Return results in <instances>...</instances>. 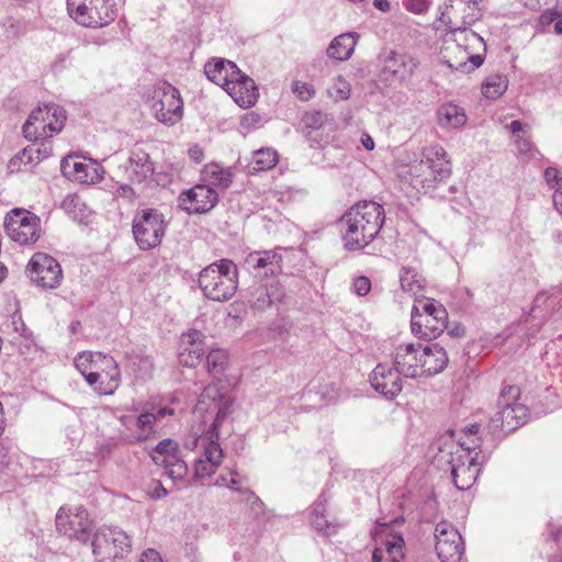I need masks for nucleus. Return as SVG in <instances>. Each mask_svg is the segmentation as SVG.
Instances as JSON below:
<instances>
[{
  "label": "nucleus",
  "mask_w": 562,
  "mask_h": 562,
  "mask_svg": "<svg viewBox=\"0 0 562 562\" xmlns=\"http://www.w3.org/2000/svg\"><path fill=\"white\" fill-rule=\"evenodd\" d=\"M441 21L449 25L453 35V42L447 43L440 52V57L451 69L469 74L479 68L484 61L486 50L483 38L461 23V20L452 19L450 12H443Z\"/></svg>",
  "instance_id": "obj_1"
},
{
  "label": "nucleus",
  "mask_w": 562,
  "mask_h": 562,
  "mask_svg": "<svg viewBox=\"0 0 562 562\" xmlns=\"http://www.w3.org/2000/svg\"><path fill=\"white\" fill-rule=\"evenodd\" d=\"M385 216L383 206L373 201L353 204L339 220L345 247L359 250L369 245L379 234Z\"/></svg>",
  "instance_id": "obj_2"
},
{
  "label": "nucleus",
  "mask_w": 562,
  "mask_h": 562,
  "mask_svg": "<svg viewBox=\"0 0 562 562\" xmlns=\"http://www.w3.org/2000/svg\"><path fill=\"white\" fill-rule=\"evenodd\" d=\"M198 282L201 291L209 300L228 301L237 291V266L229 259L215 261L201 270Z\"/></svg>",
  "instance_id": "obj_3"
},
{
  "label": "nucleus",
  "mask_w": 562,
  "mask_h": 562,
  "mask_svg": "<svg viewBox=\"0 0 562 562\" xmlns=\"http://www.w3.org/2000/svg\"><path fill=\"white\" fill-rule=\"evenodd\" d=\"M412 184L419 189L434 188L437 181L448 178L451 173L447 153L440 145H430L423 150L419 162L411 166Z\"/></svg>",
  "instance_id": "obj_4"
},
{
  "label": "nucleus",
  "mask_w": 562,
  "mask_h": 562,
  "mask_svg": "<svg viewBox=\"0 0 562 562\" xmlns=\"http://www.w3.org/2000/svg\"><path fill=\"white\" fill-rule=\"evenodd\" d=\"M91 546L97 562H119L132 549L130 537L124 530L108 526L97 530Z\"/></svg>",
  "instance_id": "obj_5"
},
{
  "label": "nucleus",
  "mask_w": 562,
  "mask_h": 562,
  "mask_svg": "<svg viewBox=\"0 0 562 562\" xmlns=\"http://www.w3.org/2000/svg\"><path fill=\"white\" fill-rule=\"evenodd\" d=\"M67 10L71 19L86 27L105 26L116 15L112 0H67Z\"/></svg>",
  "instance_id": "obj_6"
},
{
  "label": "nucleus",
  "mask_w": 562,
  "mask_h": 562,
  "mask_svg": "<svg viewBox=\"0 0 562 562\" xmlns=\"http://www.w3.org/2000/svg\"><path fill=\"white\" fill-rule=\"evenodd\" d=\"M166 232L162 213L155 209L139 211L133 221V235L142 250L157 247Z\"/></svg>",
  "instance_id": "obj_7"
},
{
  "label": "nucleus",
  "mask_w": 562,
  "mask_h": 562,
  "mask_svg": "<svg viewBox=\"0 0 562 562\" xmlns=\"http://www.w3.org/2000/svg\"><path fill=\"white\" fill-rule=\"evenodd\" d=\"M151 110L159 122L175 125L183 115V101L179 90L166 81L156 85L151 95Z\"/></svg>",
  "instance_id": "obj_8"
},
{
  "label": "nucleus",
  "mask_w": 562,
  "mask_h": 562,
  "mask_svg": "<svg viewBox=\"0 0 562 562\" xmlns=\"http://www.w3.org/2000/svg\"><path fill=\"white\" fill-rule=\"evenodd\" d=\"M4 229L20 245L34 244L41 236V221L30 211L14 209L5 216Z\"/></svg>",
  "instance_id": "obj_9"
},
{
  "label": "nucleus",
  "mask_w": 562,
  "mask_h": 562,
  "mask_svg": "<svg viewBox=\"0 0 562 562\" xmlns=\"http://www.w3.org/2000/svg\"><path fill=\"white\" fill-rule=\"evenodd\" d=\"M474 450H476V445H468L462 450H457L452 453L450 460L451 476L456 487L460 491L469 490L479 476L480 465L483 460H480L479 452L472 456Z\"/></svg>",
  "instance_id": "obj_10"
},
{
  "label": "nucleus",
  "mask_w": 562,
  "mask_h": 562,
  "mask_svg": "<svg viewBox=\"0 0 562 562\" xmlns=\"http://www.w3.org/2000/svg\"><path fill=\"white\" fill-rule=\"evenodd\" d=\"M25 272L34 284L46 290L57 289L64 278L59 262L44 252L31 257Z\"/></svg>",
  "instance_id": "obj_11"
},
{
  "label": "nucleus",
  "mask_w": 562,
  "mask_h": 562,
  "mask_svg": "<svg viewBox=\"0 0 562 562\" xmlns=\"http://www.w3.org/2000/svg\"><path fill=\"white\" fill-rule=\"evenodd\" d=\"M56 529L69 539L87 542L93 526L85 507L78 506L68 510L61 507L56 514Z\"/></svg>",
  "instance_id": "obj_12"
},
{
  "label": "nucleus",
  "mask_w": 562,
  "mask_h": 562,
  "mask_svg": "<svg viewBox=\"0 0 562 562\" xmlns=\"http://www.w3.org/2000/svg\"><path fill=\"white\" fill-rule=\"evenodd\" d=\"M153 462L165 469V474L173 482L182 481L188 474V467L181 457L177 441L164 439L151 450Z\"/></svg>",
  "instance_id": "obj_13"
},
{
  "label": "nucleus",
  "mask_w": 562,
  "mask_h": 562,
  "mask_svg": "<svg viewBox=\"0 0 562 562\" xmlns=\"http://www.w3.org/2000/svg\"><path fill=\"white\" fill-rule=\"evenodd\" d=\"M419 61L409 54L391 50L383 58L380 79L389 85L408 82L418 67Z\"/></svg>",
  "instance_id": "obj_14"
},
{
  "label": "nucleus",
  "mask_w": 562,
  "mask_h": 562,
  "mask_svg": "<svg viewBox=\"0 0 562 562\" xmlns=\"http://www.w3.org/2000/svg\"><path fill=\"white\" fill-rule=\"evenodd\" d=\"M436 552L441 562H459L464 553V543L458 529L448 521L435 528Z\"/></svg>",
  "instance_id": "obj_15"
},
{
  "label": "nucleus",
  "mask_w": 562,
  "mask_h": 562,
  "mask_svg": "<svg viewBox=\"0 0 562 562\" xmlns=\"http://www.w3.org/2000/svg\"><path fill=\"white\" fill-rule=\"evenodd\" d=\"M497 411L490 419L488 431L493 436L506 435L514 431L525 424L528 415V408L520 403H507L498 406Z\"/></svg>",
  "instance_id": "obj_16"
},
{
  "label": "nucleus",
  "mask_w": 562,
  "mask_h": 562,
  "mask_svg": "<svg viewBox=\"0 0 562 562\" xmlns=\"http://www.w3.org/2000/svg\"><path fill=\"white\" fill-rule=\"evenodd\" d=\"M206 400L212 401L217 407L216 416L207 431L218 432V428L221 427L222 423L231 414V407L234 401L231 396L226 395L222 391L221 381L211 383L203 390L200 400L196 404L195 409L198 412H203L207 409L205 405Z\"/></svg>",
  "instance_id": "obj_17"
},
{
  "label": "nucleus",
  "mask_w": 562,
  "mask_h": 562,
  "mask_svg": "<svg viewBox=\"0 0 562 562\" xmlns=\"http://www.w3.org/2000/svg\"><path fill=\"white\" fill-rule=\"evenodd\" d=\"M206 400L212 401L217 407L216 416L207 431L218 432V428L221 427L222 423L231 414V407L234 401L231 396L226 395L222 391L221 381L211 383L203 390L200 400L196 404L195 409L198 412H203L207 409L205 405Z\"/></svg>",
  "instance_id": "obj_18"
},
{
  "label": "nucleus",
  "mask_w": 562,
  "mask_h": 562,
  "mask_svg": "<svg viewBox=\"0 0 562 562\" xmlns=\"http://www.w3.org/2000/svg\"><path fill=\"white\" fill-rule=\"evenodd\" d=\"M60 169L65 177L80 183H97L103 179L104 170L95 161H80L77 156L61 159Z\"/></svg>",
  "instance_id": "obj_19"
},
{
  "label": "nucleus",
  "mask_w": 562,
  "mask_h": 562,
  "mask_svg": "<svg viewBox=\"0 0 562 562\" xmlns=\"http://www.w3.org/2000/svg\"><path fill=\"white\" fill-rule=\"evenodd\" d=\"M422 345L404 344L395 349L394 368L405 378L415 379L423 375Z\"/></svg>",
  "instance_id": "obj_20"
},
{
  "label": "nucleus",
  "mask_w": 562,
  "mask_h": 562,
  "mask_svg": "<svg viewBox=\"0 0 562 562\" xmlns=\"http://www.w3.org/2000/svg\"><path fill=\"white\" fill-rule=\"evenodd\" d=\"M218 201L217 192L210 186L196 184L181 194V205L188 213H206Z\"/></svg>",
  "instance_id": "obj_21"
},
{
  "label": "nucleus",
  "mask_w": 562,
  "mask_h": 562,
  "mask_svg": "<svg viewBox=\"0 0 562 562\" xmlns=\"http://www.w3.org/2000/svg\"><path fill=\"white\" fill-rule=\"evenodd\" d=\"M245 262L256 276L261 278L278 276L282 272V256L276 250L250 252Z\"/></svg>",
  "instance_id": "obj_22"
},
{
  "label": "nucleus",
  "mask_w": 562,
  "mask_h": 562,
  "mask_svg": "<svg viewBox=\"0 0 562 562\" xmlns=\"http://www.w3.org/2000/svg\"><path fill=\"white\" fill-rule=\"evenodd\" d=\"M400 375L395 368L378 364L371 373L370 383L376 392L386 398H394L403 387Z\"/></svg>",
  "instance_id": "obj_23"
},
{
  "label": "nucleus",
  "mask_w": 562,
  "mask_h": 562,
  "mask_svg": "<svg viewBox=\"0 0 562 562\" xmlns=\"http://www.w3.org/2000/svg\"><path fill=\"white\" fill-rule=\"evenodd\" d=\"M285 296L284 286L280 282H271L251 290L249 304L252 310L262 312L274 304L282 303Z\"/></svg>",
  "instance_id": "obj_24"
},
{
  "label": "nucleus",
  "mask_w": 562,
  "mask_h": 562,
  "mask_svg": "<svg viewBox=\"0 0 562 562\" xmlns=\"http://www.w3.org/2000/svg\"><path fill=\"white\" fill-rule=\"evenodd\" d=\"M204 336L198 330H191L182 336L179 362L188 368L196 367L205 353Z\"/></svg>",
  "instance_id": "obj_25"
},
{
  "label": "nucleus",
  "mask_w": 562,
  "mask_h": 562,
  "mask_svg": "<svg viewBox=\"0 0 562 562\" xmlns=\"http://www.w3.org/2000/svg\"><path fill=\"white\" fill-rule=\"evenodd\" d=\"M225 91L243 108L254 105L258 99V88L255 81L241 72V78H233Z\"/></svg>",
  "instance_id": "obj_26"
},
{
  "label": "nucleus",
  "mask_w": 562,
  "mask_h": 562,
  "mask_svg": "<svg viewBox=\"0 0 562 562\" xmlns=\"http://www.w3.org/2000/svg\"><path fill=\"white\" fill-rule=\"evenodd\" d=\"M206 77L217 86L226 88L233 78H241L236 64L224 58H213L204 66Z\"/></svg>",
  "instance_id": "obj_27"
},
{
  "label": "nucleus",
  "mask_w": 562,
  "mask_h": 562,
  "mask_svg": "<svg viewBox=\"0 0 562 562\" xmlns=\"http://www.w3.org/2000/svg\"><path fill=\"white\" fill-rule=\"evenodd\" d=\"M126 173L132 182L137 183L150 178L154 173V164L149 155L140 148L131 150Z\"/></svg>",
  "instance_id": "obj_28"
},
{
  "label": "nucleus",
  "mask_w": 562,
  "mask_h": 562,
  "mask_svg": "<svg viewBox=\"0 0 562 562\" xmlns=\"http://www.w3.org/2000/svg\"><path fill=\"white\" fill-rule=\"evenodd\" d=\"M423 375L431 376L440 373L448 364V355L439 344H430L422 348Z\"/></svg>",
  "instance_id": "obj_29"
},
{
  "label": "nucleus",
  "mask_w": 562,
  "mask_h": 562,
  "mask_svg": "<svg viewBox=\"0 0 562 562\" xmlns=\"http://www.w3.org/2000/svg\"><path fill=\"white\" fill-rule=\"evenodd\" d=\"M95 357L98 360L97 370H101L102 372L108 370L113 371L109 381L102 380L99 385L95 386V392L101 395H112L120 385L121 372L119 364L111 356L97 352Z\"/></svg>",
  "instance_id": "obj_30"
},
{
  "label": "nucleus",
  "mask_w": 562,
  "mask_h": 562,
  "mask_svg": "<svg viewBox=\"0 0 562 562\" xmlns=\"http://www.w3.org/2000/svg\"><path fill=\"white\" fill-rule=\"evenodd\" d=\"M485 0H454L446 12H450L452 19L461 20L464 25H472L481 16Z\"/></svg>",
  "instance_id": "obj_31"
},
{
  "label": "nucleus",
  "mask_w": 562,
  "mask_h": 562,
  "mask_svg": "<svg viewBox=\"0 0 562 562\" xmlns=\"http://www.w3.org/2000/svg\"><path fill=\"white\" fill-rule=\"evenodd\" d=\"M467 121L465 110L458 104L447 102L437 110V122L441 128H459L464 126Z\"/></svg>",
  "instance_id": "obj_32"
},
{
  "label": "nucleus",
  "mask_w": 562,
  "mask_h": 562,
  "mask_svg": "<svg viewBox=\"0 0 562 562\" xmlns=\"http://www.w3.org/2000/svg\"><path fill=\"white\" fill-rule=\"evenodd\" d=\"M358 37V34L355 32L345 33L335 37L327 48L328 57L338 61L349 59L355 50Z\"/></svg>",
  "instance_id": "obj_33"
},
{
  "label": "nucleus",
  "mask_w": 562,
  "mask_h": 562,
  "mask_svg": "<svg viewBox=\"0 0 562 562\" xmlns=\"http://www.w3.org/2000/svg\"><path fill=\"white\" fill-rule=\"evenodd\" d=\"M22 130L24 137L30 140H44L53 136L50 135L48 127H46L45 119L38 108L31 112Z\"/></svg>",
  "instance_id": "obj_34"
},
{
  "label": "nucleus",
  "mask_w": 562,
  "mask_h": 562,
  "mask_svg": "<svg viewBox=\"0 0 562 562\" xmlns=\"http://www.w3.org/2000/svg\"><path fill=\"white\" fill-rule=\"evenodd\" d=\"M448 328V312L446 308H438L436 314L422 318V331L417 335L434 339Z\"/></svg>",
  "instance_id": "obj_35"
},
{
  "label": "nucleus",
  "mask_w": 562,
  "mask_h": 562,
  "mask_svg": "<svg viewBox=\"0 0 562 562\" xmlns=\"http://www.w3.org/2000/svg\"><path fill=\"white\" fill-rule=\"evenodd\" d=\"M202 177L206 186L227 189L233 182V172L231 168L218 164H209L202 171Z\"/></svg>",
  "instance_id": "obj_36"
},
{
  "label": "nucleus",
  "mask_w": 562,
  "mask_h": 562,
  "mask_svg": "<svg viewBox=\"0 0 562 562\" xmlns=\"http://www.w3.org/2000/svg\"><path fill=\"white\" fill-rule=\"evenodd\" d=\"M438 308H445V306L430 299L416 300L412 308V331L414 334L422 331V318L436 314Z\"/></svg>",
  "instance_id": "obj_37"
},
{
  "label": "nucleus",
  "mask_w": 562,
  "mask_h": 562,
  "mask_svg": "<svg viewBox=\"0 0 562 562\" xmlns=\"http://www.w3.org/2000/svg\"><path fill=\"white\" fill-rule=\"evenodd\" d=\"M278 159L277 150L265 147L254 151L247 167L250 173H258L272 169L277 165Z\"/></svg>",
  "instance_id": "obj_38"
},
{
  "label": "nucleus",
  "mask_w": 562,
  "mask_h": 562,
  "mask_svg": "<svg viewBox=\"0 0 562 562\" xmlns=\"http://www.w3.org/2000/svg\"><path fill=\"white\" fill-rule=\"evenodd\" d=\"M231 475L232 477L227 483V486L236 492H239L243 496V501L250 506L251 510L256 515L261 514L263 510L262 501L251 490L239 487V485L247 481V477L240 476L237 471H232Z\"/></svg>",
  "instance_id": "obj_39"
},
{
  "label": "nucleus",
  "mask_w": 562,
  "mask_h": 562,
  "mask_svg": "<svg viewBox=\"0 0 562 562\" xmlns=\"http://www.w3.org/2000/svg\"><path fill=\"white\" fill-rule=\"evenodd\" d=\"M38 109L42 111L50 135L57 134L64 128L67 115L61 106L50 103L38 106Z\"/></svg>",
  "instance_id": "obj_40"
},
{
  "label": "nucleus",
  "mask_w": 562,
  "mask_h": 562,
  "mask_svg": "<svg viewBox=\"0 0 562 562\" xmlns=\"http://www.w3.org/2000/svg\"><path fill=\"white\" fill-rule=\"evenodd\" d=\"M508 88V79L501 74L488 76L482 83V93L485 98L498 99Z\"/></svg>",
  "instance_id": "obj_41"
},
{
  "label": "nucleus",
  "mask_w": 562,
  "mask_h": 562,
  "mask_svg": "<svg viewBox=\"0 0 562 562\" xmlns=\"http://www.w3.org/2000/svg\"><path fill=\"white\" fill-rule=\"evenodd\" d=\"M218 432L207 431L205 435V440L207 441L204 451L205 460L215 468L221 465L223 459V450L218 443Z\"/></svg>",
  "instance_id": "obj_42"
},
{
  "label": "nucleus",
  "mask_w": 562,
  "mask_h": 562,
  "mask_svg": "<svg viewBox=\"0 0 562 562\" xmlns=\"http://www.w3.org/2000/svg\"><path fill=\"white\" fill-rule=\"evenodd\" d=\"M228 355L223 349L210 350L206 356V369L213 376L221 375L227 368Z\"/></svg>",
  "instance_id": "obj_43"
},
{
  "label": "nucleus",
  "mask_w": 562,
  "mask_h": 562,
  "mask_svg": "<svg viewBox=\"0 0 562 562\" xmlns=\"http://www.w3.org/2000/svg\"><path fill=\"white\" fill-rule=\"evenodd\" d=\"M403 291L417 295L423 290V279L415 269L403 268L400 274Z\"/></svg>",
  "instance_id": "obj_44"
},
{
  "label": "nucleus",
  "mask_w": 562,
  "mask_h": 562,
  "mask_svg": "<svg viewBox=\"0 0 562 562\" xmlns=\"http://www.w3.org/2000/svg\"><path fill=\"white\" fill-rule=\"evenodd\" d=\"M156 422L157 415H155V413H140L135 420L136 427L139 430L138 435L136 436V440L142 441L148 439L153 432V428Z\"/></svg>",
  "instance_id": "obj_45"
},
{
  "label": "nucleus",
  "mask_w": 562,
  "mask_h": 562,
  "mask_svg": "<svg viewBox=\"0 0 562 562\" xmlns=\"http://www.w3.org/2000/svg\"><path fill=\"white\" fill-rule=\"evenodd\" d=\"M74 363L81 374H86L89 371L97 370L98 367L95 353L91 351L80 352L75 358Z\"/></svg>",
  "instance_id": "obj_46"
},
{
  "label": "nucleus",
  "mask_w": 562,
  "mask_h": 562,
  "mask_svg": "<svg viewBox=\"0 0 562 562\" xmlns=\"http://www.w3.org/2000/svg\"><path fill=\"white\" fill-rule=\"evenodd\" d=\"M350 83L341 76L337 77L330 88V94L336 100H347L350 97Z\"/></svg>",
  "instance_id": "obj_47"
},
{
  "label": "nucleus",
  "mask_w": 562,
  "mask_h": 562,
  "mask_svg": "<svg viewBox=\"0 0 562 562\" xmlns=\"http://www.w3.org/2000/svg\"><path fill=\"white\" fill-rule=\"evenodd\" d=\"M404 540L401 536L393 537L392 541L386 543V553L391 562H400L404 557Z\"/></svg>",
  "instance_id": "obj_48"
},
{
  "label": "nucleus",
  "mask_w": 562,
  "mask_h": 562,
  "mask_svg": "<svg viewBox=\"0 0 562 562\" xmlns=\"http://www.w3.org/2000/svg\"><path fill=\"white\" fill-rule=\"evenodd\" d=\"M326 121V114L319 111L307 112L304 114L302 122L305 128L318 130Z\"/></svg>",
  "instance_id": "obj_49"
},
{
  "label": "nucleus",
  "mask_w": 562,
  "mask_h": 562,
  "mask_svg": "<svg viewBox=\"0 0 562 562\" xmlns=\"http://www.w3.org/2000/svg\"><path fill=\"white\" fill-rule=\"evenodd\" d=\"M520 396V390L516 385H505L498 396L497 406L505 405L507 403H518L517 400Z\"/></svg>",
  "instance_id": "obj_50"
},
{
  "label": "nucleus",
  "mask_w": 562,
  "mask_h": 562,
  "mask_svg": "<svg viewBox=\"0 0 562 562\" xmlns=\"http://www.w3.org/2000/svg\"><path fill=\"white\" fill-rule=\"evenodd\" d=\"M479 430H480L479 424H470V425L465 426L463 431L467 436V440L460 441L459 450H462L468 445H470V446L476 445V449H479L481 447V439L479 437H476Z\"/></svg>",
  "instance_id": "obj_51"
},
{
  "label": "nucleus",
  "mask_w": 562,
  "mask_h": 562,
  "mask_svg": "<svg viewBox=\"0 0 562 562\" xmlns=\"http://www.w3.org/2000/svg\"><path fill=\"white\" fill-rule=\"evenodd\" d=\"M312 524L318 532H323L324 535H333L340 527V524H338L336 521H328L326 516H321L319 518H313Z\"/></svg>",
  "instance_id": "obj_52"
},
{
  "label": "nucleus",
  "mask_w": 562,
  "mask_h": 562,
  "mask_svg": "<svg viewBox=\"0 0 562 562\" xmlns=\"http://www.w3.org/2000/svg\"><path fill=\"white\" fill-rule=\"evenodd\" d=\"M430 3L431 0H403V7L414 14L424 13Z\"/></svg>",
  "instance_id": "obj_53"
},
{
  "label": "nucleus",
  "mask_w": 562,
  "mask_h": 562,
  "mask_svg": "<svg viewBox=\"0 0 562 562\" xmlns=\"http://www.w3.org/2000/svg\"><path fill=\"white\" fill-rule=\"evenodd\" d=\"M292 91L303 101H307L314 95V90L307 83L302 81H294L292 85Z\"/></svg>",
  "instance_id": "obj_54"
},
{
  "label": "nucleus",
  "mask_w": 562,
  "mask_h": 562,
  "mask_svg": "<svg viewBox=\"0 0 562 562\" xmlns=\"http://www.w3.org/2000/svg\"><path fill=\"white\" fill-rule=\"evenodd\" d=\"M370 290H371V282L367 277L360 276L355 279L353 291L356 294H358L359 296H364L370 292Z\"/></svg>",
  "instance_id": "obj_55"
},
{
  "label": "nucleus",
  "mask_w": 562,
  "mask_h": 562,
  "mask_svg": "<svg viewBox=\"0 0 562 562\" xmlns=\"http://www.w3.org/2000/svg\"><path fill=\"white\" fill-rule=\"evenodd\" d=\"M217 468L209 463L207 460H199L195 465V475L198 477H210Z\"/></svg>",
  "instance_id": "obj_56"
},
{
  "label": "nucleus",
  "mask_w": 562,
  "mask_h": 562,
  "mask_svg": "<svg viewBox=\"0 0 562 562\" xmlns=\"http://www.w3.org/2000/svg\"><path fill=\"white\" fill-rule=\"evenodd\" d=\"M554 20H557L554 24V32L557 34H562V18H559V13L557 11L543 13L540 18L542 24H550Z\"/></svg>",
  "instance_id": "obj_57"
},
{
  "label": "nucleus",
  "mask_w": 562,
  "mask_h": 562,
  "mask_svg": "<svg viewBox=\"0 0 562 562\" xmlns=\"http://www.w3.org/2000/svg\"><path fill=\"white\" fill-rule=\"evenodd\" d=\"M69 58L70 52L60 53L59 55H57L50 66L54 74L63 71L67 67Z\"/></svg>",
  "instance_id": "obj_58"
},
{
  "label": "nucleus",
  "mask_w": 562,
  "mask_h": 562,
  "mask_svg": "<svg viewBox=\"0 0 562 562\" xmlns=\"http://www.w3.org/2000/svg\"><path fill=\"white\" fill-rule=\"evenodd\" d=\"M148 494L150 497L159 499L167 496L168 491L164 487L160 481H153L148 486Z\"/></svg>",
  "instance_id": "obj_59"
},
{
  "label": "nucleus",
  "mask_w": 562,
  "mask_h": 562,
  "mask_svg": "<svg viewBox=\"0 0 562 562\" xmlns=\"http://www.w3.org/2000/svg\"><path fill=\"white\" fill-rule=\"evenodd\" d=\"M326 503H327V498L324 495H321L319 498L317 499V502L313 505L312 519L319 518L321 516H325Z\"/></svg>",
  "instance_id": "obj_60"
},
{
  "label": "nucleus",
  "mask_w": 562,
  "mask_h": 562,
  "mask_svg": "<svg viewBox=\"0 0 562 562\" xmlns=\"http://www.w3.org/2000/svg\"><path fill=\"white\" fill-rule=\"evenodd\" d=\"M544 180L546 182L553 188V184H558L561 180L560 178V171L554 167H548L544 170Z\"/></svg>",
  "instance_id": "obj_61"
},
{
  "label": "nucleus",
  "mask_w": 562,
  "mask_h": 562,
  "mask_svg": "<svg viewBox=\"0 0 562 562\" xmlns=\"http://www.w3.org/2000/svg\"><path fill=\"white\" fill-rule=\"evenodd\" d=\"M87 381V383L92 386L95 390V386L99 385V383L103 380L102 373L98 370H92L87 372L86 374H82Z\"/></svg>",
  "instance_id": "obj_62"
},
{
  "label": "nucleus",
  "mask_w": 562,
  "mask_h": 562,
  "mask_svg": "<svg viewBox=\"0 0 562 562\" xmlns=\"http://www.w3.org/2000/svg\"><path fill=\"white\" fill-rule=\"evenodd\" d=\"M516 146H517L518 151L524 155L529 154L532 149L531 142L528 138L522 137V136H517Z\"/></svg>",
  "instance_id": "obj_63"
},
{
  "label": "nucleus",
  "mask_w": 562,
  "mask_h": 562,
  "mask_svg": "<svg viewBox=\"0 0 562 562\" xmlns=\"http://www.w3.org/2000/svg\"><path fill=\"white\" fill-rule=\"evenodd\" d=\"M139 562H162V559L156 550L148 549L142 554Z\"/></svg>",
  "instance_id": "obj_64"
}]
</instances>
